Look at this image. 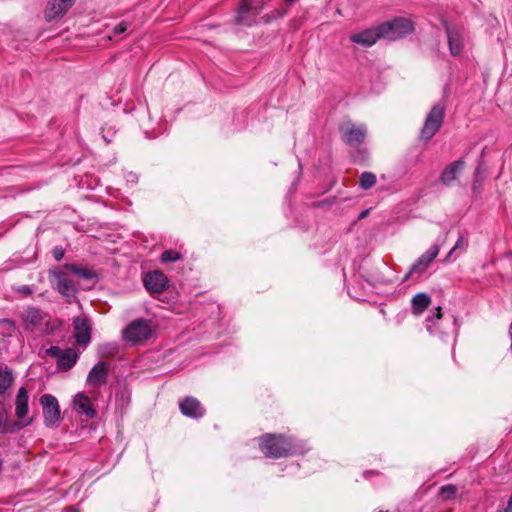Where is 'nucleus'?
Returning a JSON list of instances; mask_svg holds the SVG:
<instances>
[{"label": "nucleus", "mask_w": 512, "mask_h": 512, "mask_svg": "<svg viewBox=\"0 0 512 512\" xmlns=\"http://www.w3.org/2000/svg\"><path fill=\"white\" fill-rule=\"evenodd\" d=\"M259 448L265 457L279 459L293 454L295 445L292 437L266 433L259 437Z\"/></svg>", "instance_id": "nucleus-1"}, {"label": "nucleus", "mask_w": 512, "mask_h": 512, "mask_svg": "<svg viewBox=\"0 0 512 512\" xmlns=\"http://www.w3.org/2000/svg\"><path fill=\"white\" fill-rule=\"evenodd\" d=\"M382 39L396 41L414 32L413 21L403 17H397L379 24Z\"/></svg>", "instance_id": "nucleus-2"}, {"label": "nucleus", "mask_w": 512, "mask_h": 512, "mask_svg": "<svg viewBox=\"0 0 512 512\" xmlns=\"http://www.w3.org/2000/svg\"><path fill=\"white\" fill-rule=\"evenodd\" d=\"M153 335L151 321L143 318L135 319L123 330V339L138 344L150 339Z\"/></svg>", "instance_id": "nucleus-3"}, {"label": "nucleus", "mask_w": 512, "mask_h": 512, "mask_svg": "<svg viewBox=\"0 0 512 512\" xmlns=\"http://www.w3.org/2000/svg\"><path fill=\"white\" fill-rule=\"evenodd\" d=\"M445 116V107L442 104H435L427 114L424 125L420 131V139L429 141L441 128Z\"/></svg>", "instance_id": "nucleus-4"}, {"label": "nucleus", "mask_w": 512, "mask_h": 512, "mask_svg": "<svg viewBox=\"0 0 512 512\" xmlns=\"http://www.w3.org/2000/svg\"><path fill=\"white\" fill-rule=\"evenodd\" d=\"M443 27L447 35L449 52L452 56H460L465 48L466 30L463 26L449 24L443 21Z\"/></svg>", "instance_id": "nucleus-5"}, {"label": "nucleus", "mask_w": 512, "mask_h": 512, "mask_svg": "<svg viewBox=\"0 0 512 512\" xmlns=\"http://www.w3.org/2000/svg\"><path fill=\"white\" fill-rule=\"evenodd\" d=\"M338 130L342 141L350 147L362 145L367 136V127L365 125H356L351 121L341 123Z\"/></svg>", "instance_id": "nucleus-6"}, {"label": "nucleus", "mask_w": 512, "mask_h": 512, "mask_svg": "<svg viewBox=\"0 0 512 512\" xmlns=\"http://www.w3.org/2000/svg\"><path fill=\"white\" fill-rule=\"evenodd\" d=\"M261 8L253 5L252 0H244L240 3L235 16V24L239 26H252Z\"/></svg>", "instance_id": "nucleus-7"}, {"label": "nucleus", "mask_w": 512, "mask_h": 512, "mask_svg": "<svg viewBox=\"0 0 512 512\" xmlns=\"http://www.w3.org/2000/svg\"><path fill=\"white\" fill-rule=\"evenodd\" d=\"M43 406V417L46 426H53L60 418L58 400L51 394H44L40 398Z\"/></svg>", "instance_id": "nucleus-8"}, {"label": "nucleus", "mask_w": 512, "mask_h": 512, "mask_svg": "<svg viewBox=\"0 0 512 512\" xmlns=\"http://www.w3.org/2000/svg\"><path fill=\"white\" fill-rule=\"evenodd\" d=\"M109 364L104 361H100L95 364L89 371L86 383L88 386L99 389L105 385L108 381Z\"/></svg>", "instance_id": "nucleus-9"}, {"label": "nucleus", "mask_w": 512, "mask_h": 512, "mask_svg": "<svg viewBox=\"0 0 512 512\" xmlns=\"http://www.w3.org/2000/svg\"><path fill=\"white\" fill-rule=\"evenodd\" d=\"M379 39H382L380 36L379 25L353 33L349 36V40L353 44L365 48L372 47Z\"/></svg>", "instance_id": "nucleus-10"}, {"label": "nucleus", "mask_w": 512, "mask_h": 512, "mask_svg": "<svg viewBox=\"0 0 512 512\" xmlns=\"http://www.w3.org/2000/svg\"><path fill=\"white\" fill-rule=\"evenodd\" d=\"M47 314L39 308L28 307L21 314L22 324L25 330L34 332L44 322Z\"/></svg>", "instance_id": "nucleus-11"}, {"label": "nucleus", "mask_w": 512, "mask_h": 512, "mask_svg": "<svg viewBox=\"0 0 512 512\" xmlns=\"http://www.w3.org/2000/svg\"><path fill=\"white\" fill-rule=\"evenodd\" d=\"M50 274L55 279L54 289L63 297H74L77 294V288L74 282L62 270H53Z\"/></svg>", "instance_id": "nucleus-12"}, {"label": "nucleus", "mask_w": 512, "mask_h": 512, "mask_svg": "<svg viewBox=\"0 0 512 512\" xmlns=\"http://www.w3.org/2000/svg\"><path fill=\"white\" fill-rule=\"evenodd\" d=\"M74 338L77 344L86 347L91 341V326L85 316L74 317Z\"/></svg>", "instance_id": "nucleus-13"}, {"label": "nucleus", "mask_w": 512, "mask_h": 512, "mask_svg": "<svg viewBox=\"0 0 512 512\" xmlns=\"http://www.w3.org/2000/svg\"><path fill=\"white\" fill-rule=\"evenodd\" d=\"M181 413L189 418L199 419L204 416L205 409L200 401L192 396H187L179 402Z\"/></svg>", "instance_id": "nucleus-14"}, {"label": "nucleus", "mask_w": 512, "mask_h": 512, "mask_svg": "<svg viewBox=\"0 0 512 512\" xmlns=\"http://www.w3.org/2000/svg\"><path fill=\"white\" fill-rule=\"evenodd\" d=\"M75 0H49L45 9V18L52 21L63 16L73 6Z\"/></svg>", "instance_id": "nucleus-15"}, {"label": "nucleus", "mask_w": 512, "mask_h": 512, "mask_svg": "<svg viewBox=\"0 0 512 512\" xmlns=\"http://www.w3.org/2000/svg\"><path fill=\"white\" fill-rule=\"evenodd\" d=\"M145 288L153 293L163 292L168 286V278L160 271L149 272L144 279Z\"/></svg>", "instance_id": "nucleus-16"}, {"label": "nucleus", "mask_w": 512, "mask_h": 512, "mask_svg": "<svg viewBox=\"0 0 512 512\" xmlns=\"http://www.w3.org/2000/svg\"><path fill=\"white\" fill-rule=\"evenodd\" d=\"M439 247L437 245L431 246L418 260L412 265L409 275L422 274L427 270L432 261L437 257Z\"/></svg>", "instance_id": "nucleus-17"}, {"label": "nucleus", "mask_w": 512, "mask_h": 512, "mask_svg": "<svg viewBox=\"0 0 512 512\" xmlns=\"http://www.w3.org/2000/svg\"><path fill=\"white\" fill-rule=\"evenodd\" d=\"M28 391L25 387H20L15 400V414L19 419L18 422L27 421L29 407H28Z\"/></svg>", "instance_id": "nucleus-18"}, {"label": "nucleus", "mask_w": 512, "mask_h": 512, "mask_svg": "<svg viewBox=\"0 0 512 512\" xmlns=\"http://www.w3.org/2000/svg\"><path fill=\"white\" fill-rule=\"evenodd\" d=\"M74 409L77 413L83 414L89 419H92L96 415V410L91 399L83 393H78L75 396Z\"/></svg>", "instance_id": "nucleus-19"}, {"label": "nucleus", "mask_w": 512, "mask_h": 512, "mask_svg": "<svg viewBox=\"0 0 512 512\" xmlns=\"http://www.w3.org/2000/svg\"><path fill=\"white\" fill-rule=\"evenodd\" d=\"M464 167V161L463 160H457L452 163H450L441 173L440 181L446 185L449 186L451 183L457 179L458 174Z\"/></svg>", "instance_id": "nucleus-20"}, {"label": "nucleus", "mask_w": 512, "mask_h": 512, "mask_svg": "<svg viewBox=\"0 0 512 512\" xmlns=\"http://www.w3.org/2000/svg\"><path fill=\"white\" fill-rule=\"evenodd\" d=\"M431 297L424 292L417 293L411 300V311L414 315H421L430 305Z\"/></svg>", "instance_id": "nucleus-21"}, {"label": "nucleus", "mask_w": 512, "mask_h": 512, "mask_svg": "<svg viewBox=\"0 0 512 512\" xmlns=\"http://www.w3.org/2000/svg\"><path fill=\"white\" fill-rule=\"evenodd\" d=\"M78 358L79 354L73 348H67L63 350L57 365L61 370L67 371L76 364Z\"/></svg>", "instance_id": "nucleus-22"}, {"label": "nucleus", "mask_w": 512, "mask_h": 512, "mask_svg": "<svg viewBox=\"0 0 512 512\" xmlns=\"http://www.w3.org/2000/svg\"><path fill=\"white\" fill-rule=\"evenodd\" d=\"M63 267L84 280L91 281L97 278L96 272L87 267L77 266L72 263H66Z\"/></svg>", "instance_id": "nucleus-23"}, {"label": "nucleus", "mask_w": 512, "mask_h": 512, "mask_svg": "<svg viewBox=\"0 0 512 512\" xmlns=\"http://www.w3.org/2000/svg\"><path fill=\"white\" fill-rule=\"evenodd\" d=\"M32 423V419H28L27 421L22 422H7L4 415H0V433H13L21 430L22 428L30 425Z\"/></svg>", "instance_id": "nucleus-24"}, {"label": "nucleus", "mask_w": 512, "mask_h": 512, "mask_svg": "<svg viewBox=\"0 0 512 512\" xmlns=\"http://www.w3.org/2000/svg\"><path fill=\"white\" fill-rule=\"evenodd\" d=\"M13 380L14 378L10 369L7 367L0 368V395L5 394Z\"/></svg>", "instance_id": "nucleus-25"}, {"label": "nucleus", "mask_w": 512, "mask_h": 512, "mask_svg": "<svg viewBox=\"0 0 512 512\" xmlns=\"http://www.w3.org/2000/svg\"><path fill=\"white\" fill-rule=\"evenodd\" d=\"M376 183V176L372 172H363L360 176V186L362 189H370Z\"/></svg>", "instance_id": "nucleus-26"}, {"label": "nucleus", "mask_w": 512, "mask_h": 512, "mask_svg": "<svg viewBox=\"0 0 512 512\" xmlns=\"http://www.w3.org/2000/svg\"><path fill=\"white\" fill-rule=\"evenodd\" d=\"M457 492V488L455 485L448 484L444 485L440 488V495L444 500L452 499Z\"/></svg>", "instance_id": "nucleus-27"}, {"label": "nucleus", "mask_w": 512, "mask_h": 512, "mask_svg": "<svg viewBox=\"0 0 512 512\" xmlns=\"http://www.w3.org/2000/svg\"><path fill=\"white\" fill-rule=\"evenodd\" d=\"M180 258H181L180 253H178V252H176L174 250H166L161 255V261L163 263L174 262V261H177Z\"/></svg>", "instance_id": "nucleus-28"}, {"label": "nucleus", "mask_w": 512, "mask_h": 512, "mask_svg": "<svg viewBox=\"0 0 512 512\" xmlns=\"http://www.w3.org/2000/svg\"><path fill=\"white\" fill-rule=\"evenodd\" d=\"M442 318V310H441V307L438 306L436 308V312L434 313L433 316H428L427 319H426V328L427 330L430 332V333H433V327L432 325L430 324L434 319H437V320H440Z\"/></svg>", "instance_id": "nucleus-29"}, {"label": "nucleus", "mask_w": 512, "mask_h": 512, "mask_svg": "<svg viewBox=\"0 0 512 512\" xmlns=\"http://www.w3.org/2000/svg\"><path fill=\"white\" fill-rule=\"evenodd\" d=\"M0 325L8 332L9 335L16 330L15 322L11 319L0 320Z\"/></svg>", "instance_id": "nucleus-30"}, {"label": "nucleus", "mask_w": 512, "mask_h": 512, "mask_svg": "<svg viewBox=\"0 0 512 512\" xmlns=\"http://www.w3.org/2000/svg\"><path fill=\"white\" fill-rule=\"evenodd\" d=\"M62 352H63V350L61 348H59L58 346H51L50 348H48L46 350V353L50 357L56 358L57 362L59 361Z\"/></svg>", "instance_id": "nucleus-31"}, {"label": "nucleus", "mask_w": 512, "mask_h": 512, "mask_svg": "<svg viewBox=\"0 0 512 512\" xmlns=\"http://www.w3.org/2000/svg\"><path fill=\"white\" fill-rule=\"evenodd\" d=\"M128 23L127 22H121L119 24H117L115 27H114V30H113V33L114 35H120V34H123L124 32L127 31L128 29Z\"/></svg>", "instance_id": "nucleus-32"}, {"label": "nucleus", "mask_w": 512, "mask_h": 512, "mask_svg": "<svg viewBox=\"0 0 512 512\" xmlns=\"http://www.w3.org/2000/svg\"><path fill=\"white\" fill-rule=\"evenodd\" d=\"M52 254L56 261H60L63 259L65 251L62 247L56 246L54 247Z\"/></svg>", "instance_id": "nucleus-33"}, {"label": "nucleus", "mask_w": 512, "mask_h": 512, "mask_svg": "<svg viewBox=\"0 0 512 512\" xmlns=\"http://www.w3.org/2000/svg\"><path fill=\"white\" fill-rule=\"evenodd\" d=\"M465 246H466V241H465V239H464L463 237H460V238L457 240V242H456L455 246L451 249V251H450L449 255H451V254H452L455 250H457V249H464V248H465Z\"/></svg>", "instance_id": "nucleus-34"}, {"label": "nucleus", "mask_w": 512, "mask_h": 512, "mask_svg": "<svg viewBox=\"0 0 512 512\" xmlns=\"http://www.w3.org/2000/svg\"><path fill=\"white\" fill-rule=\"evenodd\" d=\"M474 177H475V179H474L475 183L476 182H480L482 180V178H483V176H482V163H480L476 167L475 172H474Z\"/></svg>", "instance_id": "nucleus-35"}, {"label": "nucleus", "mask_w": 512, "mask_h": 512, "mask_svg": "<svg viewBox=\"0 0 512 512\" xmlns=\"http://www.w3.org/2000/svg\"><path fill=\"white\" fill-rule=\"evenodd\" d=\"M18 292L24 296H28L32 293V289L28 285H22L18 288Z\"/></svg>", "instance_id": "nucleus-36"}, {"label": "nucleus", "mask_w": 512, "mask_h": 512, "mask_svg": "<svg viewBox=\"0 0 512 512\" xmlns=\"http://www.w3.org/2000/svg\"><path fill=\"white\" fill-rule=\"evenodd\" d=\"M105 351L108 354L113 355L114 353L117 352V346L108 344V345L105 346Z\"/></svg>", "instance_id": "nucleus-37"}, {"label": "nucleus", "mask_w": 512, "mask_h": 512, "mask_svg": "<svg viewBox=\"0 0 512 512\" xmlns=\"http://www.w3.org/2000/svg\"><path fill=\"white\" fill-rule=\"evenodd\" d=\"M500 512H512V494L510 495V498L508 500L507 507Z\"/></svg>", "instance_id": "nucleus-38"}, {"label": "nucleus", "mask_w": 512, "mask_h": 512, "mask_svg": "<svg viewBox=\"0 0 512 512\" xmlns=\"http://www.w3.org/2000/svg\"><path fill=\"white\" fill-rule=\"evenodd\" d=\"M369 212H370L369 209H365V210L361 211L360 214H359V219L366 218L368 216Z\"/></svg>", "instance_id": "nucleus-39"}, {"label": "nucleus", "mask_w": 512, "mask_h": 512, "mask_svg": "<svg viewBox=\"0 0 512 512\" xmlns=\"http://www.w3.org/2000/svg\"><path fill=\"white\" fill-rule=\"evenodd\" d=\"M298 0H284V2L288 5H293L295 2H297Z\"/></svg>", "instance_id": "nucleus-40"}, {"label": "nucleus", "mask_w": 512, "mask_h": 512, "mask_svg": "<svg viewBox=\"0 0 512 512\" xmlns=\"http://www.w3.org/2000/svg\"><path fill=\"white\" fill-rule=\"evenodd\" d=\"M378 512H384V511L380 510V511H378ZM385 512H388V511H385Z\"/></svg>", "instance_id": "nucleus-41"}]
</instances>
